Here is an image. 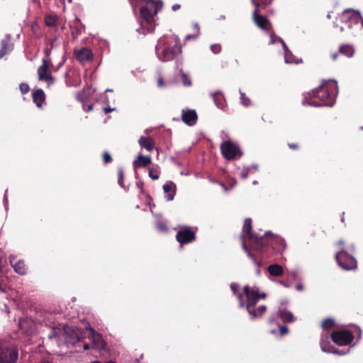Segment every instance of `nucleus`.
<instances>
[{
  "label": "nucleus",
  "mask_w": 363,
  "mask_h": 363,
  "mask_svg": "<svg viewBox=\"0 0 363 363\" xmlns=\"http://www.w3.org/2000/svg\"><path fill=\"white\" fill-rule=\"evenodd\" d=\"M131 6L133 7L134 9H135L137 5L134 3L133 0H129Z\"/></svg>",
  "instance_id": "obj_60"
},
{
  "label": "nucleus",
  "mask_w": 363,
  "mask_h": 363,
  "mask_svg": "<svg viewBox=\"0 0 363 363\" xmlns=\"http://www.w3.org/2000/svg\"><path fill=\"white\" fill-rule=\"evenodd\" d=\"M145 1L147 6H142L140 9L141 19L147 25H152L155 19V17L162 9L163 3L162 0H140Z\"/></svg>",
  "instance_id": "obj_6"
},
{
  "label": "nucleus",
  "mask_w": 363,
  "mask_h": 363,
  "mask_svg": "<svg viewBox=\"0 0 363 363\" xmlns=\"http://www.w3.org/2000/svg\"><path fill=\"white\" fill-rule=\"evenodd\" d=\"M52 66V60L43 59L42 65L38 68V79L47 82L48 84H52L55 79L52 75L50 67Z\"/></svg>",
  "instance_id": "obj_10"
},
{
  "label": "nucleus",
  "mask_w": 363,
  "mask_h": 363,
  "mask_svg": "<svg viewBox=\"0 0 363 363\" xmlns=\"http://www.w3.org/2000/svg\"><path fill=\"white\" fill-rule=\"evenodd\" d=\"M52 51V46L48 47V44H46L45 48L44 49L45 57L43 59L51 60L50 56Z\"/></svg>",
  "instance_id": "obj_42"
},
{
  "label": "nucleus",
  "mask_w": 363,
  "mask_h": 363,
  "mask_svg": "<svg viewBox=\"0 0 363 363\" xmlns=\"http://www.w3.org/2000/svg\"><path fill=\"white\" fill-rule=\"evenodd\" d=\"M137 186L140 189V191L143 193V182H140V183H138L137 184Z\"/></svg>",
  "instance_id": "obj_58"
},
{
  "label": "nucleus",
  "mask_w": 363,
  "mask_h": 363,
  "mask_svg": "<svg viewBox=\"0 0 363 363\" xmlns=\"http://www.w3.org/2000/svg\"><path fill=\"white\" fill-rule=\"evenodd\" d=\"M220 151L223 157L228 160L238 159L242 155L240 147L230 140L225 141L221 144Z\"/></svg>",
  "instance_id": "obj_8"
},
{
  "label": "nucleus",
  "mask_w": 363,
  "mask_h": 363,
  "mask_svg": "<svg viewBox=\"0 0 363 363\" xmlns=\"http://www.w3.org/2000/svg\"><path fill=\"white\" fill-rule=\"evenodd\" d=\"M76 59L81 63H85L92 60L93 53L91 50L87 48H82L74 51Z\"/></svg>",
  "instance_id": "obj_18"
},
{
  "label": "nucleus",
  "mask_w": 363,
  "mask_h": 363,
  "mask_svg": "<svg viewBox=\"0 0 363 363\" xmlns=\"http://www.w3.org/2000/svg\"><path fill=\"white\" fill-rule=\"evenodd\" d=\"M19 89L22 94H26L30 91V86L26 83H21L19 85Z\"/></svg>",
  "instance_id": "obj_39"
},
{
  "label": "nucleus",
  "mask_w": 363,
  "mask_h": 363,
  "mask_svg": "<svg viewBox=\"0 0 363 363\" xmlns=\"http://www.w3.org/2000/svg\"><path fill=\"white\" fill-rule=\"evenodd\" d=\"M277 41L280 42L282 44L283 48H284V50L286 51L288 50V48H287L286 43H284V41L281 38H280L279 37H277Z\"/></svg>",
  "instance_id": "obj_52"
},
{
  "label": "nucleus",
  "mask_w": 363,
  "mask_h": 363,
  "mask_svg": "<svg viewBox=\"0 0 363 363\" xmlns=\"http://www.w3.org/2000/svg\"><path fill=\"white\" fill-rule=\"evenodd\" d=\"M157 86L160 88L164 87L165 86V83L163 81L162 77H159L157 82Z\"/></svg>",
  "instance_id": "obj_48"
},
{
  "label": "nucleus",
  "mask_w": 363,
  "mask_h": 363,
  "mask_svg": "<svg viewBox=\"0 0 363 363\" xmlns=\"http://www.w3.org/2000/svg\"><path fill=\"white\" fill-rule=\"evenodd\" d=\"M273 0H251L255 9L262 10L272 4Z\"/></svg>",
  "instance_id": "obj_29"
},
{
  "label": "nucleus",
  "mask_w": 363,
  "mask_h": 363,
  "mask_svg": "<svg viewBox=\"0 0 363 363\" xmlns=\"http://www.w3.org/2000/svg\"><path fill=\"white\" fill-rule=\"evenodd\" d=\"M77 99L80 102H84V96L82 92H79L76 95Z\"/></svg>",
  "instance_id": "obj_50"
},
{
  "label": "nucleus",
  "mask_w": 363,
  "mask_h": 363,
  "mask_svg": "<svg viewBox=\"0 0 363 363\" xmlns=\"http://www.w3.org/2000/svg\"><path fill=\"white\" fill-rule=\"evenodd\" d=\"M92 108H93L92 105H89L86 111H89L92 110Z\"/></svg>",
  "instance_id": "obj_64"
},
{
  "label": "nucleus",
  "mask_w": 363,
  "mask_h": 363,
  "mask_svg": "<svg viewBox=\"0 0 363 363\" xmlns=\"http://www.w3.org/2000/svg\"><path fill=\"white\" fill-rule=\"evenodd\" d=\"M252 220L251 218H247L245 219L244 225L242 227V233L240 235V241L242 247L247 254L249 258H250L255 264L257 266L260 265V262L255 257V255H253L249 250L247 245H246V239H247L248 245L250 248L253 250L255 249L260 248L259 242H261V239L262 235H258L257 233L252 231Z\"/></svg>",
  "instance_id": "obj_4"
},
{
  "label": "nucleus",
  "mask_w": 363,
  "mask_h": 363,
  "mask_svg": "<svg viewBox=\"0 0 363 363\" xmlns=\"http://www.w3.org/2000/svg\"><path fill=\"white\" fill-rule=\"evenodd\" d=\"M291 276L294 279H296L298 278V274L295 272H292L291 273Z\"/></svg>",
  "instance_id": "obj_59"
},
{
  "label": "nucleus",
  "mask_w": 363,
  "mask_h": 363,
  "mask_svg": "<svg viewBox=\"0 0 363 363\" xmlns=\"http://www.w3.org/2000/svg\"><path fill=\"white\" fill-rule=\"evenodd\" d=\"M159 59L163 62L173 60L182 52L180 40L175 35L161 38L155 47Z\"/></svg>",
  "instance_id": "obj_2"
},
{
  "label": "nucleus",
  "mask_w": 363,
  "mask_h": 363,
  "mask_svg": "<svg viewBox=\"0 0 363 363\" xmlns=\"http://www.w3.org/2000/svg\"><path fill=\"white\" fill-rule=\"evenodd\" d=\"M266 297L265 293H259L257 289L249 285L244 286L243 294H238L240 307H245L251 320L262 318L266 312L267 306L265 305L256 306L259 299H265Z\"/></svg>",
  "instance_id": "obj_1"
},
{
  "label": "nucleus",
  "mask_w": 363,
  "mask_h": 363,
  "mask_svg": "<svg viewBox=\"0 0 363 363\" xmlns=\"http://www.w3.org/2000/svg\"><path fill=\"white\" fill-rule=\"evenodd\" d=\"M361 18L360 13L352 9H345L341 15V21L345 23L352 22L357 24L359 22Z\"/></svg>",
  "instance_id": "obj_14"
},
{
  "label": "nucleus",
  "mask_w": 363,
  "mask_h": 363,
  "mask_svg": "<svg viewBox=\"0 0 363 363\" xmlns=\"http://www.w3.org/2000/svg\"><path fill=\"white\" fill-rule=\"evenodd\" d=\"M149 177L150 178H152L153 180H156V179H158L160 176H159V171L157 169H155V168H150L149 169Z\"/></svg>",
  "instance_id": "obj_38"
},
{
  "label": "nucleus",
  "mask_w": 363,
  "mask_h": 363,
  "mask_svg": "<svg viewBox=\"0 0 363 363\" xmlns=\"http://www.w3.org/2000/svg\"><path fill=\"white\" fill-rule=\"evenodd\" d=\"M104 113H105L106 114H107V113H111V111H113V108H110V107H106V108H105L104 109Z\"/></svg>",
  "instance_id": "obj_57"
},
{
  "label": "nucleus",
  "mask_w": 363,
  "mask_h": 363,
  "mask_svg": "<svg viewBox=\"0 0 363 363\" xmlns=\"http://www.w3.org/2000/svg\"><path fill=\"white\" fill-rule=\"evenodd\" d=\"M240 100H241L242 104L246 107L250 106L251 104L250 99L245 95V94L244 92H242L241 91H240Z\"/></svg>",
  "instance_id": "obj_36"
},
{
  "label": "nucleus",
  "mask_w": 363,
  "mask_h": 363,
  "mask_svg": "<svg viewBox=\"0 0 363 363\" xmlns=\"http://www.w3.org/2000/svg\"><path fill=\"white\" fill-rule=\"evenodd\" d=\"M269 32H271V30ZM275 38H276V36H275L274 33V32L273 33H270V38H271L272 43H275Z\"/></svg>",
  "instance_id": "obj_55"
},
{
  "label": "nucleus",
  "mask_w": 363,
  "mask_h": 363,
  "mask_svg": "<svg viewBox=\"0 0 363 363\" xmlns=\"http://www.w3.org/2000/svg\"><path fill=\"white\" fill-rule=\"evenodd\" d=\"M260 248L255 249L263 258H268L274 254L281 252L286 247L284 240L271 232H266L259 242Z\"/></svg>",
  "instance_id": "obj_5"
},
{
  "label": "nucleus",
  "mask_w": 363,
  "mask_h": 363,
  "mask_svg": "<svg viewBox=\"0 0 363 363\" xmlns=\"http://www.w3.org/2000/svg\"><path fill=\"white\" fill-rule=\"evenodd\" d=\"M355 49L352 45L342 44L339 47L338 51L331 55L333 60H337L339 55H342L347 57H352L354 55Z\"/></svg>",
  "instance_id": "obj_15"
},
{
  "label": "nucleus",
  "mask_w": 363,
  "mask_h": 363,
  "mask_svg": "<svg viewBox=\"0 0 363 363\" xmlns=\"http://www.w3.org/2000/svg\"><path fill=\"white\" fill-rule=\"evenodd\" d=\"M320 347L321 350L325 352L330 353L331 350L333 349V345H331L329 342H321Z\"/></svg>",
  "instance_id": "obj_37"
},
{
  "label": "nucleus",
  "mask_w": 363,
  "mask_h": 363,
  "mask_svg": "<svg viewBox=\"0 0 363 363\" xmlns=\"http://www.w3.org/2000/svg\"><path fill=\"white\" fill-rule=\"evenodd\" d=\"M249 175V169L248 168H244L241 170L240 173V176L242 179H245L248 177Z\"/></svg>",
  "instance_id": "obj_43"
},
{
  "label": "nucleus",
  "mask_w": 363,
  "mask_h": 363,
  "mask_svg": "<svg viewBox=\"0 0 363 363\" xmlns=\"http://www.w3.org/2000/svg\"><path fill=\"white\" fill-rule=\"evenodd\" d=\"M193 29L194 30V33H196L199 35V33H200V27H199L198 23H194L193 25Z\"/></svg>",
  "instance_id": "obj_51"
},
{
  "label": "nucleus",
  "mask_w": 363,
  "mask_h": 363,
  "mask_svg": "<svg viewBox=\"0 0 363 363\" xmlns=\"http://www.w3.org/2000/svg\"><path fill=\"white\" fill-rule=\"evenodd\" d=\"M163 190L165 194H167V201H172L174 199V197L176 194V184L173 182L169 181L166 182L163 185Z\"/></svg>",
  "instance_id": "obj_24"
},
{
  "label": "nucleus",
  "mask_w": 363,
  "mask_h": 363,
  "mask_svg": "<svg viewBox=\"0 0 363 363\" xmlns=\"http://www.w3.org/2000/svg\"><path fill=\"white\" fill-rule=\"evenodd\" d=\"M337 91L338 87L335 81H323V82L317 89L313 90L311 93L308 94L311 99H318L320 102L317 103L311 101L309 104L314 106H332L335 104Z\"/></svg>",
  "instance_id": "obj_3"
},
{
  "label": "nucleus",
  "mask_w": 363,
  "mask_h": 363,
  "mask_svg": "<svg viewBox=\"0 0 363 363\" xmlns=\"http://www.w3.org/2000/svg\"><path fill=\"white\" fill-rule=\"evenodd\" d=\"M335 259L338 265L345 270H351L357 267L356 259L346 252L344 249L337 252Z\"/></svg>",
  "instance_id": "obj_9"
},
{
  "label": "nucleus",
  "mask_w": 363,
  "mask_h": 363,
  "mask_svg": "<svg viewBox=\"0 0 363 363\" xmlns=\"http://www.w3.org/2000/svg\"><path fill=\"white\" fill-rule=\"evenodd\" d=\"M279 328L281 335H285L289 333V328L286 325H279Z\"/></svg>",
  "instance_id": "obj_45"
},
{
  "label": "nucleus",
  "mask_w": 363,
  "mask_h": 363,
  "mask_svg": "<svg viewBox=\"0 0 363 363\" xmlns=\"http://www.w3.org/2000/svg\"><path fill=\"white\" fill-rule=\"evenodd\" d=\"M118 183L121 187H125L124 185V172L122 167L118 169Z\"/></svg>",
  "instance_id": "obj_35"
},
{
  "label": "nucleus",
  "mask_w": 363,
  "mask_h": 363,
  "mask_svg": "<svg viewBox=\"0 0 363 363\" xmlns=\"http://www.w3.org/2000/svg\"><path fill=\"white\" fill-rule=\"evenodd\" d=\"M155 227L158 230L161 232L167 233L168 231L167 223L162 220H157L155 223Z\"/></svg>",
  "instance_id": "obj_34"
},
{
  "label": "nucleus",
  "mask_w": 363,
  "mask_h": 363,
  "mask_svg": "<svg viewBox=\"0 0 363 363\" xmlns=\"http://www.w3.org/2000/svg\"><path fill=\"white\" fill-rule=\"evenodd\" d=\"M83 347H84V350H89L90 347H89V345L88 343H84L83 345Z\"/></svg>",
  "instance_id": "obj_61"
},
{
  "label": "nucleus",
  "mask_w": 363,
  "mask_h": 363,
  "mask_svg": "<svg viewBox=\"0 0 363 363\" xmlns=\"http://www.w3.org/2000/svg\"><path fill=\"white\" fill-rule=\"evenodd\" d=\"M212 96L216 106L223 109L225 107V100L223 96L220 94H214Z\"/></svg>",
  "instance_id": "obj_31"
},
{
  "label": "nucleus",
  "mask_w": 363,
  "mask_h": 363,
  "mask_svg": "<svg viewBox=\"0 0 363 363\" xmlns=\"http://www.w3.org/2000/svg\"><path fill=\"white\" fill-rule=\"evenodd\" d=\"M89 338L91 340L92 347L96 350H101L105 347L106 343L102 336L94 331V329H89Z\"/></svg>",
  "instance_id": "obj_17"
},
{
  "label": "nucleus",
  "mask_w": 363,
  "mask_h": 363,
  "mask_svg": "<svg viewBox=\"0 0 363 363\" xmlns=\"http://www.w3.org/2000/svg\"><path fill=\"white\" fill-rule=\"evenodd\" d=\"M182 118L184 123L191 126L196 124L198 116L195 110L184 109L182 113Z\"/></svg>",
  "instance_id": "obj_19"
},
{
  "label": "nucleus",
  "mask_w": 363,
  "mask_h": 363,
  "mask_svg": "<svg viewBox=\"0 0 363 363\" xmlns=\"http://www.w3.org/2000/svg\"><path fill=\"white\" fill-rule=\"evenodd\" d=\"M288 146L290 149L293 150H298L299 147V145L297 143H288Z\"/></svg>",
  "instance_id": "obj_49"
},
{
  "label": "nucleus",
  "mask_w": 363,
  "mask_h": 363,
  "mask_svg": "<svg viewBox=\"0 0 363 363\" xmlns=\"http://www.w3.org/2000/svg\"><path fill=\"white\" fill-rule=\"evenodd\" d=\"M152 159L150 156H144L139 154L137 157V160L134 161V165L136 167H145L150 164Z\"/></svg>",
  "instance_id": "obj_27"
},
{
  "label": "nucleus",
  "mask_w": 363,
  "mask_h": 363,
  "mask_svg": "<svg viewBox=\"0 0 363 363\" xmlns=\"http://www.w3.org/2000/svg\"><path fill=\"white\" fill-rule=\"evenodd\" d=\"M278 316L284 323H294L296 320L294 314L287 310H279L278 311Z\"/></svg>",
  "instance_id": "obj_26"
},
{
  "label": "nucleus",
  "mask_w": 363,
  "mask_h": 363,
  "mask_svg": "<svg viewBox=\"0 0 363 363\" xmlns=\"http://www.w3.org/2000/svg\"><path fill=\"white\" fill-rule=\"evenodd\" d=\"M181 8V5L179 4H174L172 6V9L174 11H177L178 9H179Z\"/></svg>",
  "instance_id": "obj_54"
},
{
  "label": "nucleus",
  "mask_w": 363,
  "mask_h": 363,
  "mask_svg": "<svg viewBox=\"0 0 363 363\" xmlns=\"http://www.w3.org/2000/svg\"><path fill=\"white\" fill-rule=\"evenodd\" d=\"M199 35L196 33H194V34H189V35H187L186 36V40H191V39L195 40V39H196L198 38Z\"/></svg>",
  "instance_id": "obj_47"
},
{
  "label": "nucleus",
  "mask_w": 363,
  "mask_h": 363,
  "mask_svg": "<svg viewBox=\"0 0 363 363\" xmlns=\"http://www.w3.org/2000/svg\"><path fill=\"white\" fill-rule=\"evenodd\" d=\"M11 35H6L1 41L0 59L5 56L11 50Z\"/></svg>",
  "instance_id": "obj_23"
},
{
  "label": "nucleus",
  "mask_w": 363,
  "mask_h": 363,
  "mask_svg": "<svg viewBox=\"0 0 363 363\" xmlns=\"http://www.w3.org/2000/svg\"><path fill=\"white\" fill-rule=\"evenodd\" d=\"M32 98L33 101L38 108H43V104L45 101V94L42 89H38L33 91Z\"/></svg>",
  "instance_id": "obj_22"
},
{
  "label": "nucleus",
  "mask_w": 363,
  "mask_h": 363,
  "mask_svg": "<svg viewBox=\"0 0 363 363\" xmlns=\"http://www.w3.org/2000/svg\"><path fill=\"white\" fill-rule=\"evenodd\" d=\"M211 50L214 54H218L221 52L222 48L220 44H213L211 46Z\"/></svg>",
  "instance_id": "obj_40"
},
{
  "label": "nucleus",
  "mask_w": 363,
  "mask_h": 363,
  "mask_svg": "<svg viewBox=\"0 0 363 363\" xmlns=\"http://www.w3.org/2000/svg\"><path fill=\"white\" fill-rule=\"evenodd\" d=\"M344 244H345V242H344L343 240H339V241L337 242V244H336V245H341V246H342V245H344Z\"/></svg>",
  "instance_id": "obj_62"
},
{
  "label": "nucleus",
  "mask_w": 363,
  "mask_h": 363,
  "mask_svg": "<svg viewBox=\"0 0 363 363\" xmlns=\"http://www.w3.org/2000/svg\"><path fill=\"white\" fill-rule=\"evenodd\" d=\"M268 272L272 276L279 277L282 275L284 269L282 267L278 264H270L268 267Z\"/></svg>",
  "instance_id": "obj_28"
},
{
  "label": "nucleus",
  "mask_w": 363,
  "mask_h": 363,
  "mask_svg": "<svg viewBox=\"0 0 363 363\" xmlns=\"http://www.w3.org/2000/svg\"><path fill=\"white\" fill-rule=\"evenodd\" d=\"M330 338L335 344L339 346H345L351 344L354 337L350 330H339L333 331L330 334Z\"/></svg>",
  "instance_id": "obj_7"
},
{
  "label": "nucleus",
  "mask_w": 363,
  "mask_h": 363,
  "mask_svg": "<svg viewBox=\"0 0 363 363\" xmlns=\"http://www.w3.org/2000/svg\"><path fill=\"white\" fill-rule=\"evenodd\" d=\"M8 278L0 273V291L6 292L7 289Z\"/></svg>",
  "instance_id": "obj_33"
},
{
  "label": "nucleus",
  "mask_w": 363,
  "mask_h": 363,
  "mask_svg": "<svg viewBox=\"0 0 363 363\" xmlns=\"http://www.w3.org/2000/svg\"><path fill=\"white\" fill-rule=\"evenodd\" d=\"M196 232L189 226L182 227L176 234V240L181 246L196 240Z\"/></svg>",
  "instance_id": "obj_11"
},
{
  "label": "nucleus",
  "mask_w": 363,
  "mask_h": 363,
  "mask_svg": "<svg viewBox=\"0 0 363 363\" xmlns=\"http://www.w3.org/2000/svg\"><path fill=\"white\" fill-rule=\"evenodd\" d=\"M10 263L17 274L20 275H24L26 274L27 267L23 260L18 259L11 256L10 257Z\"/></svg>",
  "instance_id": "obj_21"
},
{
  "label": "nucleus",
  "mask_w": 363,
  "mask_h": 363,
  "mask_svg": "<svg viewBox=\"0 0 363 363\" xmlns=\"http://www.w3.org/2000/svg\"><path fill=\"white\" fill-rule=\"evenodd\" d=\"M261 11L262 10H258V9L253 11L252 15V21L259 28L270 31L272 28V23L266 16L261 14Z\"/></svg>",
  "instance_id": "obj_13"
},
{
  "label": "nucleus",
  "mask_w": 363,
  "mask_h": 363,
  "mask_svg": "<svg viewBox=\"0 0 363 363\" xmlns=\"http://www.w3.org/2000/svg\"><path fill=\"white\" fill-rule=\"evenodd\" d=\"M56 40V38H53V39H50L49 40L48 42H47V44H48V47H50L52 46V48H53L54 46V43L55 41Z\"/></svg>",
  "instance_id": "obj_53"
},
{
  "label": "nucleus",
  "mask_w": 363,
  "mask_h": 363,
  "mask_svg": "<svg viewBox=\"0 0 363 363\" xmlns=\"http://www.w3.org/2000/svg\"><path fill=\"white\" fill-rule=\"evenodd\" d=\"M330 353L336 354H338V355H343V354H346V352L340 351L338 349L335 348L333 346V349L331 350Z\"/></svg>",
  "instance_id": "obj_46"
},
{
  "label": "nucleus",
  "mask_w": 363,
  "mask_h": 363,
  "mask_svg": "<svg viewBox=\"0 0 363 363\" xmlns=\"http://www.w3.org/2000/svg\"><path fill=\"white\" fill-rule=\"evenodd\" d=\"M296 289L297 291H302L303 289V286L301 284H298L296 285Z\"/></svg>",
  "instance_id": "obj_56"
},
{
  "label": "nucleus",
  "mask_w": 363,
  "mask_h": 363,
  "mask_svg": "<svg viewBox=\"0 0 363 363\" xmlns=\"http://www.w3.org/2000/svg\"><path fill=\"white\" fill-rule=\"evenodd\" d=\"M18 358L16 347H0V363H16Z\"/></svg>",
  "instance_id": "obj_12"
},
{
  "label": "nucleus",
  "mask_w": 363,
  "mask_h": 363,
  "mask_svg": "<svg viewBox=\"0 0 363 363\" xmlns=\"http://www.w3.org/2000/svg\"><path fill=\"white\" fill-rule=\"evenodd\" d=\"M138 143L142 148H145L151 152L155 148V141L150 137L141 136L138 140Z\"/></svg>",
  "instance_id": "obj_25"
},
{
  "label": "nucleus",
  "mask_w": 363,
  "mask_h": 363,
  "mask_svg": "<svg viewBox=\"0 0 363 363\" xmlns=\"http://www.w3.org/2000/svg\"><path fill=\"white\" fill-rule=\"evenodd\" d=\"M65 333L67 336L66 341L72 345L79 342L83 335L82 330L77 328H68L65 330Z\"/></svg>",
  "instance_id": "obj_16"
},
{
  "label": "nucleus",
  "mask_w": 363,
  "mask_h": 363,
  "mask_svg": "<svg viewBox=\"0 0 363 363\" xmlns=\"http://www.w3.org/2000/svg\"><path fill=\"white\" fill-rule=\"evenodd\" d=\"M230 289L233 292L235 295L238 297V294H240L238 292V284L236 283H232L230 284Z\"/></svg>",
  "instance_id": "obj_44"
},
{
  "label": "nucleus",
  "mask_w": 363,
  "mask_h": 363,
  "mask_svg": "<svg viewBox=\"0 0 363 363\" xmlns=\"http://www.w3.org/2000/svg\"><path fill=\"white\" fill-rule=\"evenodd\" d=\"M336 325L335 320L333 318H327L322 321L321 326L323 330L329 331Z\"/></svg>",
  "instance_id": "obj_30"
},
{
  "label": "nucleus",
  "mask_w": 363,
  "mask_h": 363,
  "mask_svg": "<svg viewBox=\"0 0 363 363\" xmlns=\"http://www.w3.org/2000/svg\"><path fill=\"white\" fill-rule=\"evenodd\" d=\"M85 29V26L82 24L80 19L75 18L72 24L69 25V30L72 40H75L82 34V30Z\"/></svg>",
  "instance_id": "obj_20"
},
{
  "label": "nucleus",
  "mask_w": 363,
  "mask_h": 363,
  "mask_svg": "<svg viewBox=\"0 0 363 363\" xmlns=\"http://www.w3.org/2000/svg\"><path fill=\"white\" fill-rule=\"evenodd\" d=\"M45 23L48 27H54L57 25V18L53 16H46L45 17Z\"/></svg>",
  "instance_id": "obj_32"
},
{
  "label": "nucleus",
  "mask_w": 363,
  "mask_h": 363,
  "mask_svg": "<svg viewBox=\"0 0 363 363\" xmlns=\"http://www.w3.org/2000/svg\"><path fill=\"white\" fill-rule=\"evenodd\" d=\"M102 157H103L104 164H108V163H110L111 162H112V157L108 152H104L102 154Z\"/></svg>",
  "instance_id": "obj_41"
},
{
  "label": "nucleus",
  "mask_w": 363,
  "mask_h": 363,
  "mask_svg": "<svg viewBox=\"0 0 363 363\" xmlns=\"http://www.w3.org/2000/svg\"><path fill=\"white\" fill-rule=\"evenodd\" d=\"M26 323V321H25L24 320H21L19 321V326H20V327H22V325H23V323Z\"/></svg>",
  "instance_id": "obj_63"
}]
</instances>
